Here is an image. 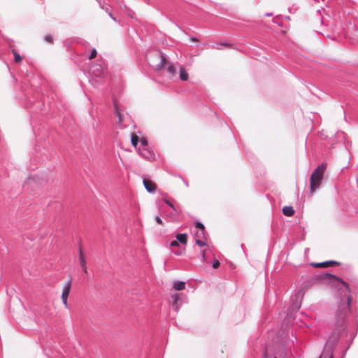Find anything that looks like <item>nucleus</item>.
I'll return each instance as SVG.
<instances>
[{"mask_svg":"<svg viewBox=\"0 0 358 358\" xmlns=\"http://www.w3.org/2000/svg\"><path fill=\"white\" fill-rule=\"evenodd\" d=\"M159 55H160V62L157 64L156 66V71H160L163 69V67L164 66V65L166 64L167 62V59H166V57L164 53H163L162 52L159 51Z\"/></svg>","mask_w":358,"mask_h":358,"instance_id":"obj_8","label":"nucleus"},{"mask_svg":"<svg viewBox=\"0 0 358 358\" xmlns=\"http://www.w3.org/2000/svg\"><path fill=\"white\" fill-rule=\"evenodd\" d=\"M340 263L336 262V261H334V260H329V261H325V262H320V263H315V262H312L310 264V265L313 267H327L329 266H332V265H339Z\"/></svg>","mask_w":358,"mask_h":358,"instance_id":"obj_7","label":"nucleus"},{"mask_svg":"<svg viewBox=\"0 0 358 358\" xmlns=\"http://www.w3.org/2000/svg\"><path fill=\"white\" fill-rule=\"evenodd\" d=\"M62 303L65 306L66 308H68V301H67V300L62 301Z\"/></svg>","mask_w":358,"mask_h":358,"instance_id":"obj_40","label":"nucleus"},{"mask_svg":"<svg viewBox=\"0 0 358 358\" xmlns=\"http://www.w3.org/2000/svg\"><path fill=\"white\" fill-rule=\"evenodd\" d=\"M194 226L198 230L205 231V227L201 222L197 221L194 222Z\"/></svg>","mask_w":358,"mask_h":358,"instance_id":"obj_20","label":"nucleus"},{"mask_svg":"<svg viewBox=\"0 0 358 358\" xmlns=\"http://www.w3.org/2000/svg\"><path fill=\"white\" fill-rule=\"evenodd\" d=\"M180 300V296L178 294H175L172 296V306L174 308L176 312H178L179 310V307L178 306V303Z\"/></svg>","mask_w":358,"mask_h":358,"instance_id":"obj_12","label":"nucleus"},{"mask_svg":"<svg viewBox=\"0 0 358 358\" xmlns=\"http://www.w3.org/2000/svg\"><path fill=\"white\" fill-rule=\"evenodd\" d=\"M71 280H69L67 283L66 284V285L64 286V287L63 288V290H62V294H67V295H69V293H70V291H71Z\"/></svg>","mask_w":358,"mask_h":358,"instance_id":"obj_16","label":"nucleus"},{"mask_svg":"<svg viewBox=\"0 0 358 358\" xmlns=\"http://www.w3.org/2000/svg\"><path fill=\"white\" fill-rule=\"evenodd\" d=\"M44 39L46 42L50 43H52V41H53V38L51 35H46L45 36Z\"/></svg>","mask_w":358,"mask_h":358,"instance_id":"obj_28","label":"nucleus"},{"mask_svg":"<svg viewBox=\"0 0 358 358\" xmlns=\"http://www.w3.org/2000/svg\"><path fill=\"white\" fill-rule=\"evenodd\" d=\"M82 269H83V271L85 273H87V268H82Z\"/></svg>","mask_w":358,"mask_h":358,"instance_id":"obj_41","label":"nucleus"},{"mask_svg":"<svg viewBox=\"0 0 358 358\" xmlns=\"http://www.w3.org/2000/svg\"><path fill=\"white\" fill-rule=\"evenodd\" d=\"M182 180H183V182H184V184L185 185V186H186V187H189V183H188V182H187L185 179H184V178L182 179Z\"/></svg>","mask_w":358,"mask_h":358,"instance_id":"obj_39","label":"nucleus"},{"mask_svg":"<svg viewBox=\"0 0 358 358\" xmlns=\"http://www.w3.org/2000/svg\"><path fill=\"white\" fill-rule=\"evenodd\" d=\"M295 211L292 206H285L282 208V213L284 215L290 217L294 214Z\"/></svg>","mask_w":358,"mask_h":358,"instance_id":"obj_10","label":"nucleus"},{"mask_svg":"<svg viewBox=\"0 0 358 358\" xmlns=\"http://www.w3.org/2000/svg\"><path fill=\"white\" fill-rule=\"evenodd\" d=\"M96 1L99 2V6L101 8H103V4L102 3L101 0H96Z\"/></svg>","mask_w":358,"mask_h":358,"instance_id":"obj_37","label":"nucleus"},{"mask_svg":"<svg viewBox=\"0 0 358 358\" xmlns=\"http://www.w3.org/2000/svg\"><path fill=\"white\" fill-rule=\"evenodd\" d=\"M68 296H69V295H67V294H63L62 293V301L68 300Z\"/></svg>","mask_w":358,"mask_h":358,"instance_id":"obj_32","label":"nucleus"},{"mask_svg":"<svg viewBox=\"0 0 358 358\" xmlns=\"http://www.w3.org/2000/svg\"><path fill=\"white\" fill-rule=\"evenodd\" d=\"M143 184L145 188V189L149 193H155L156 190V185L152 181L150 178H144L143 179Z\"/></svg>","mask_w":358,"mask_h":358,"instance_id":"obj_6","label":"nucleus"},{"mask_svg":"<svg viewBox=\"0 0 358 358\" xmlns=\"http://www.w3.org/2000/svg\"><path fill=\"white\" fill-rule=\"evenodd\" d=\"M263 357L264 358H269V355L266 352H264L263 354Z\"/></svg>","mask_w":358,"mask_h":358,"instance_id":"obj_36","label":"nucleus"},{"mask_svg":"<svg viewBox=\"0 0 358 358\" xmlns=\"http://www.w3.org/2000/svg\"><path fill=\"white\" fill-rule=\"evenodd\" d=\"M315 281L322 282L329 280L334 283L338 288L340 294V301L336 310V328L338 332L345 330V319L346 315L350 311V303L352 297L350 296L351 290L348 283L344 281L340 277L331 273H320L314 277Z\"/></svg>","mask_w":358,"mask_h":358,"instance_id":"obj_1","label":"nucleus"},{"mask_svg":"<svg viewBox=\"0 0 358 358\" xmlns=\"http://www.w3.org/2000/svg\"><path fill=\"white\" fill-rule=\"evenodd\" d=\"M179 76L181 80L186 81L188 80L189 75L185 68L181 67L179 71Z\"/></svg>","mask_w":358,"mask_h":358,"instance_id":"obj_14","label":"nucleus"},{"mask_svg":"<svg viewBox=\"0 0 358 358\" xmlns=\"http://www.w3.org/2000/svg\"><path fill=\"white\" fill-rule=\"evenodd\" d=\"M12 52H13V54L14 56L15 62H17V63L20 62L22 59V56L18 52H17L15 50H13Z\"/></svg>","mask_w":358,"mask_h":358,"instance_id":"obj_19","label":"nucleus"},{"mask_svg":"<svg viewBox=\"0 0 358 358\" xmlns=\"http://www.w3.org/2000/svg\"><path fill=\"white\" fill-rule=\"evenodd\" d=\"M164 202H165V203H166V205H168L169 206H170V207L173 209V210L174 212H177L176 208H175V206H173V204L171 203V201H169V200H168V199H165V200H164Z\"/></svg>","mask_w":358,"mask_h":358,"instance_id":"obj_26","label":"nucleus"},{"mask_svg":"<svg viewBox=\"0 0 358 358\" xmlns=\"http://www.w3.org/2000/svg\"><path fill=\"white\" fill-rule=\"evenodd\" d=\"M139 141L141 142V145L142 148H147L148 145V140L145 138H141V140L139 139Z\"/></svg>","mask_w":358,"mask_h":358,"instance_id":"obj_24","label":"nucleus"},{"mask_svg":"<svg viewBox=\"0 0 358 358\" xmlns=\"http://www.w3.org/2000/svg\"><path fill=\"white\" fill-rule=\"evenodd\" d=\"M170 246L171 247H177V246H179V243L177 241V240L176 241H172L170 243Z\"/></svg>","mask_w":358,"mask_h":358,"instance_id":"obj_30","label":"nucleus"},{"mask_svg":"<svg viewBox=\"0 0 358 358\" xmlns=\"http://www.w3.org/2000/svg\"><path fill=\"white\" fill-rule=\"evenodd\" d=\"M96 55H97L96 50L95 48H93L91 50L90 54L89 55V59H92L95 58Z\"/></svg>","mask_w":358,"mask_h":358,"instance_id":"obj_25","label":"nucleus"},{"mask_svg":"<svg viewBox=\"0 0 358 358\" xmlns=\"http://www.w3.org/2000/svg\"><path fill=\"white\" fill-rule=\"evenodd\" d=\"M328 358H333L332 355H329Z\"/></svg>","mask_w":358,"mask_h":358,"instance_id":"obj_43","label":"nucleus"},{"mask_svg":"<svg viewBox=\"0 0 358 358\" xmlns=\"http://www.w3.org/2000/svg\"><path fill=\"white\" fill-rule=\"evenodd\" d=\"M201 257H202V261L203 262H206V250H202Z\"/></svg>","mask_w":358,"mask_h":358,"instance_id":"obj_31","label":"nucleus"},{"mask_svg":"<svg viewBox=\"0 0 358 358\" xmlns=\"http://www.w3.org/2000/svg\"><path fill=\"white\" fill-rule=\"evenodd\" d=\"M22 90L24 94L22 103L25 108L30 109L31 118H34V115L36 113H40L42 115L46 113L45 96L44 94H41L38 88L22 87Z\"/></svg>","mask_w":358,"mask_h":358,"instance_id":"obj_2","label":"nucleus"},{"mask_svg":"<svg viewBox=\"0 0 358 358\" xmlns=\"http://www.w3.org/2000/svg\"><path fill=\"white\" fill-rule=\"evenodd\" d=\"M190 39H191V41H193V42H196V41H198L197 38H195V37H194V36H191V37H190Z\"/></svg>","mask_w":358,"mask_h":358,"instance_id":"obj_38","label":"nucleus"},{"mask_svg":"<svg viewBox=\"0 0 358 358\" xmlns=\"http://www.w3.org/2000/svg\"><path fill=\"white\" fill-rule=\"evenodd\" d=\"M231 45L229 43H216L215 45H213V48H216L217 50H221L222 49V46H224V47H230Z\"/></svg>","mask_w":358,"mask_h":358,"instance_id":"obj_18","label":"nucleus"},{"mask_svg":"<svg viewBox=\"0 0 358 358\" xmlns=\"http://www.w3.org/2000/svg\"><path fill=\"white\" fill-rule=\"evenodd\" d=\"M78 254H79V262L82 268H86V262L84 257V253L82 250L81 246L78 247Z\"/></svg>","mask_w":358,"mask_h":358,"instance_id":"obj_9","label":"nucleus"},{"mask_svg":"<svg viewBox=\"0 0 358 358\" xmlns=\"http://www.w3.org/2000/svg\"><path fill=\"white\" fill-rule=\"evenodd\" d=\"M327 168L326 163L320 164L312 173L310 178V190L315 192L320 188L324 178V173Z\"/></svg>","mask_w":358,"mask_h":358,"instance_id":"obj_3","label":"nucleus"},{"mask_svg":"<svg viewBox=\"0 0 358 358\" xmlns=\"http://www.w3.org/2000/svg\"><path fill=\"white\" fill-rule=\"evenodd\" d=\"M220 263L219 262V260L215 259L213 262V264H212V267L214 268V269H216L219 267Z\"/></svg>","mask_w":358,"mask_h":358,"instance_id":"obj_27","label":"nucleus"},{"mask_svg":"<svg viewBox=\"0 0 358 358\" xmlns=\"http://www.w3.org/2000/svg\"><path fill=\"white\" fill-rule=\"evenodd\" d=\"M205 231H201V230H198V231L194 234V236H195L196 237H197V238L201 239V238H204Z\"/></svg>","mask_w":358,"mask_h":358,"instance_id":"obj_23","label":"nucleus"},{"mask_svg":"<svg viewBox=\"0 0 358 358\" xmlns=\"http://www.w3.org/2000/svg\"><path fill=\"white\" fill-rule=\"evenodd\" d=\"M108 15L114 20L116 21L115 17L113 15L112 12H108Z\"/></svg>","mask_w":358,"mask_h":358,"instance_id":"obj_34","label":"nucleus"},{"mask_svg":"<svg viewBox=\"0 0 358 358\" xmlns=\"http://www.w3.org/2000/svg\"><path fill=\"white\" fill-rule=\"evenodd\" d=\"M173 288L177 291L183 290L185 288V282L182 280L175 281L173 285Z\"/></svg>","mask_w":358,"mask_h":358,"instance_id":"obj_11","label":"nucleus"},{"mask_svg":"<svg viewBox=\"0 0 358 358\" xmlns=\"http://www.w3.org/2000/svg\"><path fill=\"white\" fill-rule=\"evenodd\" d=\"M195 243L199 246V247H204L206 245V241L201 240V239H199V238H196L195 240Z\"/></svg>","mask_w":358,"mask_h":358,"instance_id":"obj_21","label":"nucleus"},{"mask_svg":"<svg viewBox=\"0 0 358 358\" xmlns=\"http://www.w3.org/2000/svg\"><path fill=\"white\" fill-rule=\"evenodd\" d=\"M266 16H271V15H272V13H266Z\"/></svg>","mask_w":358,"mask_h":358,"instance_id":"obj_42","label":"nucleus"},{"mask_svg":"<svg viewBox=\"0 0 358 358\" xmlns=\"http://www.w3.org/2000/svg\"><path fill=\"white\" fill-rule=\"evenodd\" d=\"M176 238L178 243L186 244L187 242V236L186 234H178Z\"/></svg>","mask_w":358,"mask_h":358,"instance_id":"obj_13","label":"nucleus"},{"mask_svg":"<svg viewBox=\"0 0 358 358\" xmlns=\"http://www.w3.org/2000/svg\"><path fill=\"white\" fill-rule=\"evenodd\" d=\"M131 143L133 146L136 147L139 143V137L136 134H132L131 137Z\"/></svg>","mask_w":358,"mask_h":358,"instance_id":"obj_17","label":"nucleus"},{"mask_svg":"<svg viewBox=\"0 0 358 358\" xmlns=\"http://www.w3.org/2000/svg\"><path fill=\"white\" fill-rule=\"evenodd\" d=\"M320 358H321V357H320Z\"/></svg>","mask_w":358,"mask_h":358,"instance_id":"obj_45","label":"nucleus"},{"mask_svg":"<svg viewBox=\"0 0 358 358\" xmlns=\"http://www.w3.org/2000/svg\"><path fill=\"white\" fill-rule=\"evenodd\" d=\"M140 155L148 161H155L156 159L155 153L153 150L149 149L148 148H139Z\"/></svg>","mask_w":358,"mask_h":358,"instance_id":"obj_4","label":"nucleus"},{"mask_svg":"<svg viewBox=\"0 0 358 358\" xmlns=\"http://www.w3.org/2000/svg\"><path fill=\"white\" fill-rule=\"evenodd\" d=\"M175 255H177V256H180V255H182V251L175 252Z\"/></svg>","mask_w":358,"mask_h":358,"instance_id":"obj_35","label":"nucleus"},{"mask_svg":"<svg viewBox=\"0 0 358 358\" xmlns=\"http://www.w3.org/2000/svg\"><path fill=\"white\" fill-rule=\"evenodd\" d=\"M113 105L115 115L118 117L119 122H120L122 121V115L121 111L115 101L113 102Z\"/></svg>","mask_w":358,"mask_h":358,"instance_id":"obj_15","label":"nucleus"},{"mask_svg":"<svg viewBox=\"0 0 358 358\" xmlns=\"http://www.w3.org/2000/svg\"><path fill=\"white\" fill-rule=\"evenodd\" d=\"M90 73L94 77L101 78L103 75V70L101 64H94L90 68Z\"/></svg>","mask_w":358,"mask_h":358,"instance_id":"obj_5","label":"nucleus"},{"mask_svg":"<svg viewBox=\"0 0 358 358\" xmlns=\"http://www.w3.org/2000/svg\"><path fill=\"white\" fill-rule=\"evenodd\" d=\"M155 220L159 224H161V225H164V223H163V221L161 219V217L158 215H156L155 217Z\"/></svg>","mask_w":358,"mask_h":358,"instance_id":"obj_29","label":"nucleus"},{"mask_svg":"<svg viewBox=\"0 0 358 358\" xmlns=\"http://www.w3.org/2000/svg\"><path fill=\"white\" fill-rule=\"evenodd\" d=\"M103 10H105V11H106L108 14V12H111V11L110 10L109 6H105L103 5Z\"/></svg>","mask_w":358,"mask_h":358,"instance_id":"obj_33","label":"nucleus"},{"mask_svg":"<svg viewBox=\"0 0 358 358\" xmlns=\"http://www.w3.org/2000/svg\"><path fill=\"white\" fill-rule=\"evenodd\" d=\"M273 358H278V357H274Z\"/></svg>","mask_w":358,"mask_h":358,"instance_id":"obj_44","label":"nucleus"},{"mask_svg":"<svg viewBox=\"0 0 358 358\" xmlns=\"http://www.w3.org/2000/svg\"><path fill=\"white\" fill-rule=\"evenodd\" d=\"M167 71L171 74L173 75L176 73V68L173 65L170 64L167 66Z\"/></svg>","mask_w":358,"mask_h":358,"instance_id":"obj_22","label":"nucleus"}]
</instances>
